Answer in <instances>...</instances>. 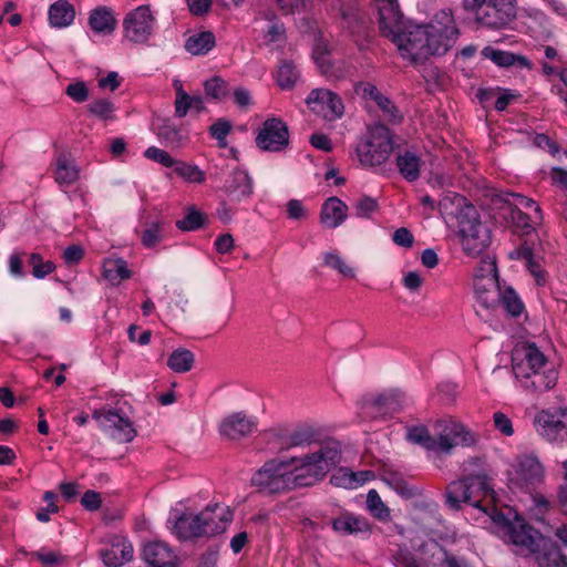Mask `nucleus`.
<instances>
[{
    "instance_id": "60",
    "label": "nucleus",
    "mask_w": 567,
    "mask_h": 567,
    "mask_svg": "<svg viewBox=\"0 0 567 567\" xmlns=\"http://www.w3.org/2000/svg\"><path fill=\"white\" fill-rule=\"evenodd\" d=\"M231 130V124L225 120H218L209 127L210 135L219 142L220 146H225L227 135Z\"/></svg>"
},
{
    "instance_id": "17",
    "label": "nucleus",
    "mask_w": 567,
    "mask_h": 567,
    "mask_svg": "<svg viewBox=\"0 0 567 567\" xmlns=\"http://www.w3.org/2000/svg\"><path fill=\"white\" fill-rule=\"evenodd\" d=\"M233 520L230 508L224 504L208 505L202 511V522L206 536L223 533Z\"/></svg>"
},
{
    "instance_id": "35",
    "label": "nucleus",
    "mask_w": 567,
    "mask_h": 567,
    "mask_svg": "<svg viewBox=\"0 0 567 567\" xmlns=\"http://www.w3.org/2000/svg\"><path fill=\"white\" fill-rule=\"evenodd\" d=\"M215 45V37L209 31L190 35L185 42V49L194 55H204Z\"/></svg>"
},
{
    "instance_id": "22",
    "label": "nucleus",
    "mask_w": 567,
    "mask_h": 567,
    "mask_svg": "<svg viewBox=\"0 0 567 567\" xmlns=\"http://www.w3.org/2000/svg\"><path fill=\"white\" fill-rule=\"evenodd\" d=\"M204 529L202 512H187L181 514L179 516H175L173 532L177 537L182 539L206 536Z\"/></svg>"
},
{
    "instance_id": "34",
    "label": "nucleus",
    "mask_w": 567,
    "mask_h": 567,
    "mask_svg": "<svg viewBox=\"0 0 567 567\" xmlns=\"http://www.w3.org/2000/svg\"><path fill=\"white\" fill-rule=\"evenodd\" d=\"M505 209L532 212L535 221H542L543 219L542 210L537 203L520 194H508L505 198Z\"/></svg>"
},
{
    "instance_id": "9",
    "label": "nucleus",
    "mask_w": 567,
    "mask_h": 567,
    "mask_svg": "<svg viewBox=\"0 0 567 567\" xmlns=\"http://www.w3.org/2000/svg\"><path fill=\"white\" fill-rule=\"evenodd\" d=\"M393 151L392 134L388 127L378 124L370 128L368 137L357 147L360 163L379 166L388 161Z\"/></svg>"
},
{
    "instance_id": "4",
    "label": "nucleus",
    "mask_w": 567,
    "mask_h": 567,
    "mask_svg": "<svg viewBox=\"0 0 567 567\" xmlns=\"http://www.w3.org/2000/svg\"><path fill=\"white\" fill-rule=\"evenodd\" d=\"M406 440L426 451L450 454L458 445L475 444V435L462 423L453 419L439 420L431 429L411 426L406 431Z\"/></svg>"
},
{
    "instance_id": "36",
    "label": "nucleus",
    "mask_w": 567,
    "mask_h": 567,
    "mask_svg": "<svg viewBox=\"0 0 567 567\" xmlns=\"http://www.w3.org/2000/svg\"><path fill=\"white\" fill-rule=\"evenodd\" d=\"M164 221L161 219L147 220L141 233V241L144 247L153 248L163 239Z\"/></svg>"
},
{
    "instance_id": "23",
    "label": "nucleus",
    "mask_w": 567,
    "mask_h": 567,
    "mask_svg": "<svg viewBox=\"0 0 567 567\" xmlns=\"http://www.w3.org/2000/svg\"><path fill=\"white\" fill-rule=\"evenodd\" d=\"M477 302L486 309H495L499 305L502 286L498 278L476 280L473 284Z\"/></svg>"
},
{
    "instance_id": "8",
    "label": "nucleus",
    "mask_w": 567,
    "mask_h": 567,
    "mask_svg": "<svg viewBox=\"0 0 567 567\" xmlns=\"http://www.w3.org/2000/svg\"><path fill=\"white\" fill-rule=\"evenodd\" d=\"M293 470L301 477L307 474L313 478L323 477L341 458L340 444L336 441H328L321 445L319 451L306 455L305 457H293Z\"/></svg>"
},
{
    "instance_id": "10",
    "label": "nucleus",
    "mask_w": 567,
    "mask_h": 567,
    "mask_svg": "<svg viewBox=\"0 0 567 567\" xmlns=\"http://www.w3.org/2000/svg\"><path fill=\"white\" fill-rule=\"evenodd\" d=\"M544 481V467L533 454H523L515 458L508 471L511 488L530 492Z\"/></svg>"
},
{
    "instance_id": "26",
    "label": "nucleus",
    "mask_w": 567,
    "mask_h": 567,
    "mask_svg": "<svg viewBox=\"0 0 567 567\" xmlns=\"http://www.w3.org/2000/svg\"><path fill=\"white\" fill-rule=\"evenodd\" d=\"M158 138L171 148H183L189 142V132L186 126H178L171 121H165L157 128Z\"/></svg>"
},
{
    "instance_id": "49",
    "label": "nucleus",
    "mask_w": 567,
    "mask_h": 567,
    "mask_svg": "<svg viewBox=\"0 0 567 567\" xmlns=\"http://www.w3.org/2000/svg\"><path fill=\"white\" fill-rule=\"evenodd\" d=\"M498 278L497 277V268L496 260L491 255H484L481 259L478 267L474 274V281L476 280H487V278Z\"/></svg>"
},
{
    "instance_id": "29",
    "label": "nucleus",
    "mask_w": 567,
    "mask_h": 567,
    "mask_svg": "<svg viewBox=\"0 0 567 567\" xmlns=\"http://www.w3.org/2000/svg\"><path fill=\"white\" fill-rule=\"evenodd\" d=\"M48 17L49 23L52 28L62 29L73 23L75 19V10L70 2L59 0L50 6Z\"/></svg>"
},
{
    "instance_id": "27",
    "label": "nucleus",
    "mask_w": 567,
    "mask_h": 567,
    "mask_svg": "<svg viewBox=\"0 0 567 567\" xmlns=\"http://www.w3.org/2000/svg\"><path fill=\"white\" fill-rule=\"evenodd\" d=\"M468 207H474L466 199L453 192H445L440 200L439 208L445 219H455L456 224L461 221V215Z\"/></svg>"
},
{
    "instance_id": "58",
    "label": "nucleus",
    "mask_w": 567,
    "mask_h": 567,
    "mask_svg": "<svg viewBox=\"0 0 567 567\" xmlns=\"http://www.w3.org/2000/svg\"><path fill=\"white\" fill-rule=\"evenodd\" d=\"M65 94L75 103H83L90 96V91L85 82L75 81L65 87Z\"/></svg>"
},
{
    "instance_id": "59",
    "label": "nucleus",
    "mask_w": 567,
    "mask_h": 567,
    "mask_svg": "<svg viewBox=\"0 0 567 567\" xmlns=\"http://www.w3.org/2000/svg\"><path fill=\"white\" fill-rule=\"evenodd\" d=\"M144 156L151 161L162 164L165 167H175V161L166 151L151 146L144 152Z\"/></svg>"
},
{
    "instance_id": "42",
    "label": "nucleus",
    "mask_w": 567,
    "mask_h": 567,
    "mask_svg": "<svg viewBox=\"0 0 567 567\" xmlns=\"http://www.w3.org/2000/svg\"><path fill=\"white\" fill-rule=\"evenodd\" d=\"M382 481L400 495L406 497L413 495V491L409 487L406 480L401 473L392 470H384L382 474Z\"/></svg>"
},
{
    "instance_id": "52",
    "label": "nucleus",
    "mask_w": 567,
    "mask_h": 567,
    "mask_svg": "<svg viewBox=\"0 0 567 567\" xmlns=\"http://www.w3.org/2000/svg\"><path fill=\"white\" fill-rule=\"evenodd\" d=\"M482 54L486 59H489L491 61H493L498 66H509V65H513L515 62L514 54L506 52V51L496 50L492 47L484 48L482 51Z\"/></svg>"
},
{
    "instance_id": "41",
    "label": "nucleus",
    "mask_w": 567,
    "mask_h": 567,
    "mask_svg": "<svg viewBox=\"0 0 567 567\" xmlns=\"http://www.w3.org/2000/svg\"><path fill=\"white\" fill-rule=\"evenodd\" d=\"M323 262L327 267L338 271L343 277L354 278L355 271L349 266L343 257L336 250L328 251L323 254Z\"/></svg>"
},
{
    "instance_id": "24",
    "label": "nucleus",
    "mask_w": 567,
    "mask_h": 567,
    "mask_svg": "<svg viewBox=\"0 0 567 567\" xmlns=\"http://www.w3.org/2000/svg\"><path fill=\"white\" fill-rule=\"evenodd\" d=\"M348 217V206L338 197H329L324 200L320 212V221L327 228H337Z\"/></svg>"
},
{
    "instance_id": "21",
    "label": "nucleus",
    "mask_w": 567,
    "mask_h": 567,
    "mask_svg": "<svg viewBox=\"0 0 567 567\" xmlns=\"http://www.w3.org/2000/svg\"><path fill=\"white\" fill-rule=\"evenodd\" d=\"M87 24L97 35H111L116 29L117 20L110 7L100 6L90 11Z\"/></svg>"
},
{
    "instance_id": "30",
    "label": "nucleus",
    "mask_w": 567,
    "mask_h": 567,
    "mask_svg": "<svg viewBox=\"0 0 567 567\" xmlns=\"http://www.w3.org/2000/svg\"><path fill=\"white\" fill-rule=\"evenodd\" d=\"M225 188L238 200L249 197L252 194L251 177L246 171L237 168L233 171Z\"/></svg>"
},
{
    "instance_id": "61",
    "label": "nucleus",
    "mask_w": 567,
    "mask_h": 567,
    "mask_svg": "<svg viewBox=\"0 0 567 567\" xmlns=\"http://www.w3.org/2000/svg\"><path fill=\"white\" fill-rule=\"evenodd\" d=\"M329 53L328 44L323 41H319L313 49V59L321 72L328 75V60L326 55Z\"/></svg>"
},
{
    "instance_id": "18",
    "label": "nucleus",
    "mask_w": 567,
    "mask_h": 567,
    "mask_svg": "<svg viewBox=\"0 0 567 567\" xmlns=\"http://www.w3.org/2000/svg\"><path fill=\"white\" fill-rule=\"evenodd\" d=\"M143 556L151 567H176L177 557L173 549L164 542H151L144 546Z\"/></svg>"
},
{
    "instance_id": "5",
    "label": "nucleus",
    "mask_w": 567,
    "mask_h": 567,
    "mask_svg": "<svg viewBox=\"0 0 567 567\" xmlns=\"http://www.w3.org/2000/svg\"><path fill=\"white\" fill-rule=\"evenodd\" d=\"M462 7L477 29L502 30L517 16L516 0H462Z\"/></svg>"
},
{
    "instance_id": "25",
    "label": "nucleus",
    "mask_w": 567,
    "mask_h": 567,
    "mask_svg": "<svg viewBox=\"0 0 567 567\" xmlns=\"http://www.w3.org/2000/svg\"><path fill=\"white\" fill-rule=\"evenodd\" d=\"M133 557V546L124 537H115L111 547L102 551V559L107 567H120Z\"/></svg>"
},
{
    "instance_id": "39",
    "label": "nucleus",
    "mask_w": 567,
    "mask_h": 567,
    "mask_svg": "<svg viewBox=\"0 0 567 567\" xmlns=\"http://www.w3.org/2000/svg\"><path fill=\"white\" fill-rule=\"evenodd\" d=\"M515 254H516L517 258H522L525 260L526 266H527L528 270L530 271V274L535 277L536 282L538 285L544 284V281H545L544 271L542 269L540 264L535 258V255H534L532 248L524 245L519 249H517L515 251Z\"/></svg>"
},
{
    "instance_id": "12",
    "label": "nucleus",
    "mask_w": 567,
    "mask_h": 567,
    "mask_svg": "<svg viewBox=\"0 0 567 567\" xmlns=\"http://www.w3.org/2000/svg\"><path fill=\"white\" fill-rule=\"evenodd\" d=\"M100 427L117 442H131L136 432L125 415L113 410H95L92 414Z\"/></svg>"
},
{
    "instance_id": "50",
    "label": "nucleus",
    "mask_w": 567,
    "mask_h": 567,
    "mask_svg": "<svg viewBox=\"0 0 567 567\" xmlns=\"http://www.w3.org/2000/svg\"><path fill=\"white\" fill-rule=\"evenodd\" d=\"M29 264L32 267V275L38 279L44 278L55 269L52 261H43L41 256L35 252L30 255Z\"/></svg>"
},
{
    "instance_id": "37",
    "label": "nucleus",
    "mask_w": 567,
    "mask_h": 567,
    "mask_svg": "<svg viewBox=\"0 0 567 567\" xmlns=\"http://www.w3.org/2000/svg\"><path fill=\"white\" fill-rule=\"evenodd\" d=\"M194 354L187 349H177L173 351L167 360V365L177 373L189 371L194 364Z\"/></svg>"
},
{
    "instance_id": "54",
    "label": "nucleus",
    "mask_w": 567,
    "mask_h": 567,
    "mask_svg": "<svg viewBox=\"0 0 567 567\" xmlns=\"http://www.w3.org/2000/svg\"><path fill=\"white\" fill-rule=\"evenodd\" d=\"M331 483L337 487L354 489L358 488L354 472L342 467L331 476Z\"/></svg>"
},
{
    "instance_id": "47",
    "label": "nucleus",
    "mask_w": 567,
    "mask_h": 567,
    "mask_svg": "<svg viewBox=\"0 0 567 567\" xmlns=\"http://www.w3.org/2000/svg\"><path fill=\"white\" fill-rule=\"evenodd\" d=\"M174 169L182 178L189 183L203 184L206 179L205 173L195 165L177 162Z\"/></svg>"
},
{
    "instance_id": "56",
    "label": "nucleus",
    "mask_w": 567,
    "mask_h": 567,
    "mask_svg": "<svg viewBox=\"0 0 567 567\" xmlns=\"http://www.w3.org/2000/svg\"><path fill=\"white\" fill-rule=\"evenodd\" d=\"M513 224L522 229L533 228L535 225H538L540 221H535L532 212L516 210V209H505Z\"/></svg>"
},
{
    "instance_id": "11",
    "label": "nucleus",
    "mask_w": 567,
    "mask_h": 567,
    "mask_svg": "<svg viewBox=\"0 0 567 567\" xmlns=\"http://www.w3.org/2000/svg\"><path fill=\"white\" fill-rule=\"evenodd\" d=\"M156 28V16L150 6L143 4L128 11L123 20V37L136 44L148 42Z\"/></svg>"
},
{
    "instance_id": "3",
    "label": "nucleus",
    "mask_w": 567,
    "mask_h": 567,
    "mask_svg": "<svg viewBox=\"0 0 567 567\" xmlns=\"http://www.w3.org/2000/svg\"><path fill=\"white\" fill-rule=\"evenodd\" d=\"M512 368L519 385L532 393L549 391L558 380L555 363L535 343L523 342L514 348Z\"/></svg>"
},
{
    "instance_id": "19",
    "label": "nucleus",
    "mask_w": 567,
    "mask_h": 567,
    "mask_svg": "<svg viewBox=\"0 0 567 567\" xmlns=\"http://www.w3.org/2000/svg\"><path fill=\"white\" fill-rule=\"evenodd\" d=\"M421 551L425 561L432 566L468 567L464 559L447 555L444 548L433 539L425 542L421 547Z\"/></svg>"
},
{
    "instance_id": "7",
    "label": "nucleus",
    "mask_w": 567,
    "mask_h": 567,
    "mask_svg": "<svg viewBox=\"0 0 567 567\" xmlns=\"http://www.w3.org/2000/svg\"><path fill=\"white\" fill-rule=\"evenodd\" d=\"M295 458L267 462L251 477V483L269 493H278L300 484L301 474L293 470Z\"/></svg>"
},
{
    "instance_id": "33",
    "label": "nucleus",
    "mask_w": 567,
    "mask_h": 567,
    "mask_svg": "<svg viewBox=\"0 0 567 567\" xmlns=\"http://www.w3.org/2000/svg\"><path fill=\"white\" fill-rule=\"evenodd\" d=\"M379 13L380 30L389 28L390 23L399 21L403 14L400 11L398 0H374Z\"/></svg>"
},
{
    "instance_id": "64",
    "label": "nucleus",
    "mask_w": 567,
    "mask_h": 567,
    "mask_svg": "<svg viewBox=\"0 0 567 567\" xmlns=\"http://www.w3.org/2000/svg\"><path fill=\"white\" fill-rule=\"evenodd\" d=\"M392 240L398 246L410 248L413 245L414 237L408 228L401 227L393 233Z\"/></svg>"
},
{
    "instance_id": "63",
    "label": "nucleus",
    "mask_w": 567,
    "mask_h": 567,
    "mask_svg": "<svg viewBox=\"0 0 567 567\" xmlns=\"http://www.w3.org/2000/svg\"><path fill=\"white\" fill-rule=\"evenodd\" d=\"M493 421L495 427L504 435L511 436L514 434L513 423L511 419L502 413V412H495L493 415Z\"/></svg>"
},
{
    "instance_id": "44",
    "label": "nucleus",
    "mask_w": 567,
    "mask_h": 567,
    "mask_svg": "<svg viewBox=\"0 0 567 567\" xmlns=\"http://www.w3.org/2000/svg\"><path fill=\"white\" fill-rule=\"evenodd\" d=\"M513 317L522 313L524 306L516 292L512 288H504L501 292L499 305Z\"/></svg>"
},
{
    "instance_id": "38",
    "label": "nucleus",
    "mask_w": 567,
    "mask_h": 567,
    "mask_svg": "<svg viewBox=\"0 0 567 567\" xmlns=\"http://www.w3.org/2000/svg\"><path fill=\"white\" fill-rule=\"evenodd\" d=\"M539 567H567V559L556 547L544 548L535 556Z\"/></svg>"
},
{
    "instance_id": "40",
    "label": "nucleus",
    "mask_w": 567,
    "mask_h": 567,
    "mask_svg": "<svg viewBox=\"0 0 567 567\" xmlns=\"http://www.w3.org/2000/svg\"><path fill=\"white\" fill-rule=\"evenodd\" d=\"M115 110L113 102L107 99L94 100L87 105L89 113L102 121L115 120Z\"/></svg>"
},
{
    "instance_id": "1",
    "label": "nucleus",
    "mask_w": 567,
    "mask_h": 567,
    "mask_svg": "<svg viewBox=\"0 0 567 567\" xmlns=\"http://www.w3.org/2000/svg\"><path fill=\"white\" fill-rule=\"evenodd\" d=\"M495 493L486 474H477L451 483L446 489V502L453 509L468 503L480 509L492 523L495 533L514 550L524 556L534 555L542 547L543 537L512 508L498 511L494 505Z\"/></svg>"
},
{
    "instance_id": "6",
    "label": "nucleus",
    "mask_w": 567,
    "mask_h": 567,
    "mask_svg": "<svg viewBox=\"0 0 567 567\" xmlns=\"http://www.w3.org/2000/svg\"><path fill=\"white\" fill-rule=\"evenodd\" d=\"M457 235L463 251L470 257H480L491 245V230L480 219L475 207H468L461 215Z\"/></svg>"
},
{
    "instance_id": "32",
    "label": "nucleus",
    "mask_w": 567,
    "mask_h": 567,
    "mask_svg": "<svg viewBox=\"0 0 567 567\" xmlns=\"http://www.w3.org/2000/svg\"><path fill=\"white\" fill-rule=\"evenodd\" d=\"M422 165L423 162L421 157L413 151H404L396 156L399 172L409 182L419 178Z\"/></svg>"
},
{
    "instance_id": "51",
    "label": "nucleus",
    "mask_w": 567,
    "mask_h": 567,
    "mask_svg": "<svg viewBox=\"0 0 567 567\" xmlns=\"http://www.w3.org/2000/svg\"><path fill=\"white\" fill-rule=\"evenodd\" d=\"M316 440V433L310 426H301L295 430L290 436L288 444L290 446L309 445Z\"/></svg>"
},
{
    "instance_id": "15",
    "label": "nucleus",
    "mask_w": 567,
    "mask_h": 567,
    "mask_svg": "<svg viewBox=\"0 0 567 567\" xmlns=\"http://www.w3.org/2000/svg\"><path fill=\"white\" fill-rule=\"evenodd\" d=\"M288 128L279 118L265 121L256 137L257 146L268 152H279L288 145Z\"/></svg>"
},
{
    "instance_id": "13",
    "label": "nucleus",
    "mask_w": 567,
    "mask_h": 567,
    "mask_svg": "<svg viewBox=\"0 0 567 567\" xmlns=\"http://www.w3.org/2000/svg\"><path fill=\"white\" fill-rule=\"evenodd\" d=\"M537 432L547 441L561 443L567 441V410L540 411L536 419Z\"/></svg>"
},
{
    "instance_id": "16",
    "label": "nucleus",
    "mask_w": 567,
    "mask_h": 567,
    "mask_svg": "<svg viewBox=\"0 0 567 567\" xmlns=\"http://www.w3.org/2000/svg\"><path fill=\"white\" fill-rule=\"evenodd\" d=\"M257 426L256 416L240 411L227 415L219 425V432L227 439L239 440L254 433Z\"/></svg>"
},
{
    "instance_id": "28",
    "label": "nucleus",
    "mask_w": 567,
    "mask_h": 567,
    "mask_svg": "<svg viewBox=\"0 0 567 567\" xmlns=\"http://www.w3.org/2000/svg\"><path fill=\"white\" fill-rule=\"evenodd\" d=\"M102 275L111 285L117 286L132 277L127 262L122 258H106L102 264Z\"/></svg>"
},
{
    "instance_id": "14",
    "label": "nucleus",
    "mask_w": 567,
    "mask_h": 567,
    "mask_svg": "<svg viewBox=\"0 0 567 567\" xmlns=\"http://www.w3.org/2000/svg\"><path fill=\"white\" fill-rule=\"evenodd\" d=\"M308 107L328 121H334L343 115V103L332 91L313 89L306 99Z\"/></svg>"
},
{
    "instance_id": "55",
    "label": "nucleus",
    "mask_w": 567,
    "mask_h": 567,
    "mask_svg": "<svg viewBox=\"0 0 567 567\" xmlns=\"http://www.w3.org/2000/svg\"><path fill=\"white\" fill-rule=\"evenodd\" d=\"M355 216L359 218H370L378 210V202L369 196H361L353 204Z\"/></svg>"
},
{
    "instance_id": "2",
    "label": "nucleus",
    "mask_w": 567,
    "mask_h": 567,
    "mask_svg": "<svg viewBox=\"0 0 567 567\" xmlns=\"http://www.w3.org/2000/svg\"><path fill=\"white\" fill-rule=\"evenodd\" d=\"M381 32L396 45L400 55L411 62L444 54L458 35V29L450 9L437 12L426 25L412 24L402 16L399 21L390 23L389 28L381 29Z\"/></svg>"
},
{
    "instance_id": "57",
    "label": "nucleus",
    "mask_w": 567,
    "mask_h": 567,
    "mask_svg": "<svg viewBox=\"0 0 567 567\" xmlns=\"http://www.w3.org/2000/svg\"><path fill=\"white\" fill-rule=\"evenodd\" d=\"M203 223V215L199 212L192 208L187 212L185 218L177 220L176 226L181 230L192 231L202 227Z\"/></svg>"
},
{
    "instance_id": "43",
    "label": "nucleus",
    "mask_w": 567,
    "mask_h": 567,
    "mask_svg": "<svg viewBox=\"0 0 567 567\" xmlns=\"http://www.w3.org/2000/svg\"><path fill=\"white\" fill-rule=\"evenodd\" d=\"M367 508L379 520L390 519V509L382 502L375 489H370L367 495Z\"/></svg>"
},
{
    "instance_id": "46",
    "label": "nucleus",
    "mask_w": 567,
    "mask_h": 567,
    "mask_svg": "<svg viewBox=\"0 0 567 567\" xmlns=\"http://www.w3.org/2000/svg\"><path fill=\"white\" fill-rule=\"evenodd\" d=\"M299 78V72L291 62H282L277 71V83L281 89L292 87Z\"/></svg>"
},
{
    "instance_id": "62",
    "label": "nucleus",
    "mask_w": 567,
    "mask_h": 567,
    "mask_svg": "<svg viewBox=\"0 0 567 567\" xmlns=\"http://www.w3.org/2000/svg\"><path fill=\"white\" fill-rule=\"evenodd\" d=\"M43 497L48 505L37 513V518L47 523L50 520V514L58 512V506L54 504L55 494L53 492H45Z\"/></svg>"
},
{
    "instance_id": "45",
    "label": "nucleus",
    "mask_w": 567,
    "mask_h": 567,
    "mask_svg": "<svg viewBox=\"0 0 567 567\" xmlns=\"http://www.w3.org/2000/svg\"><path fill=\"white\" fill-rule=\"evenodd\" d=\"M260 31L264 33V41L268 45L279 43L285 38V29L282 23L275 19H270L267 22H264L260 27Z\"/></svg>"
},
{
    "instance_id": "48",
    "label": "nucleus",
    "mask_w": 567,
    "mask_h": 567,
    "mask_svg": "<svg viewBox=\"0 0 567 567\" xmlns=\"http://www.w3.org/2000/svg\"><path fill=\"white\" fill-rule=\"evenodd\" d=\"M173 86L176 91L175 114L177 117H184L188 110L192 109L190 95L184 91L181 80L175 79Z\"/></svg>"
},
{
    "instance_id": "53",
    "label": "nucleus",
    "mask_w": 567,
    "mask_h": 567,
    "mask_svg": "<svg viewBox=\"0 0 567 567\" xmlns=\"http://www.w3.org/2000/svg\"><path fill=\"white\" fill-rule=\"evenodd\" d=\"M206 95L214 100H221L226 96L228 86L225 80L219 76H214L205 82Z\"/></svg>"
},
{
    "instance_id": "20",
    "label": "nucleus",
    "mask_w": 567,
    "mask_h": 567,
    "mask_svg": "<svg viewBox=\"0 0 567 567\" xmlns=\"http://www.w3.org/2000/svg\"><path fill=\"white\" fill-rule=\"evenodd\" d=\"M332 529L342 536L370 533V524L367 518L350 512H343L331 522Z\"/></svg>"
},
{
    "instance_id": "31",
    "label": "nucleus",
    "mask_w": 567,
    "mask_h": 567,
    "mask_svg": "<svg viewBox=\"0 0 567 567\" xmlns=\"http://www.w3.org/2000/svg\"><path fill=\"white\" fill-rule=\"evenodd\" d=\"M79 168L75 163L65 154H61L55 159L54 178L59 185L70 186L79 178Z\"/></svg>"
}]
</instances>
